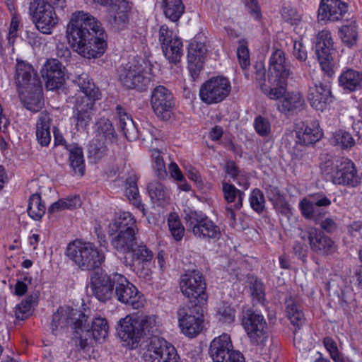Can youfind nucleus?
Masks as SVG:
<instances>
[{
	"instance_id": "nucleus-64",
	"label": "nucleus",
	"mask_w": 362,
	"mask_h": 362,
	"mask_svg": "<svg viewBox=\"0 0 362 362\" xmlns=\"http://www.w3.org/2000/svg\"><path fill=\"white\" fill-rule=\"evenodd\" d=\"M323 344L325 349L329 352V356L339 351L337 343L332 338L328 337H325L323 340Z\"/></svg>"
},
{
	"instance_id": "nucleus-34",
	"label": "nucleus",
	"mask_w": 362,
	"mask_h": 362,
	"mask_svg": "<svg viewBox=\"0 0 362 362\" xmlns=\"http://www.w3.org/2000/svg\"><path fill=\"white\" fill-rule=\"evenodd\" d=\"M119 118V127L129 141H134L139 137V132L132 119L127 115L120 106L116 107Z\"/></svg>"
},
{
	"instance_id": "nucleus-5",
	"label": "nucleus",
	"mask_w": 362,
	"mask_h": 362,
	"mask_svg": "<svg viewBox=\"0 0 362 362\" xmlns=\"http://www.w3.org/2000/svg\"><path fill=\"white\" fill-rule=\"evenodd\" d=\"M321 168L327 175L330 174V179L334 185L355 187L360 183L354 163L347 158H339L335 163L333 159H328L321 165Z\"/></svg>"
},
{
	"instance_id": "nucleus-14",
	"label": "nucleus",
	"mask_w": 362,
	"mask_h": 362,
	"mask_svg": "<svg viewBox=\"0 0 362 362\" xmlns=\"http://www.w3.org/2000/svg\"><path fill=\"white\" fill-rule=\"evenodd\" d=\"M322 134L318 124L315 123L310 125L303 124L302 127H298L296 131L295 145L292 148L289 147L292 157L297 160L301 159L304 156L305 147L319 141Z\"/></svg>"
},
{
	"instance_id": "nucleus-11",
	"label": "nucleus",
	"mask_w": 362,
	"mask_h": 362,
	"mask_svg": "<svg viewBox=\"0 0 362 362\" xmlns=\"http://www.w3.org/2000/svg\"><path fill=\"white\" fill-rule=\"evenodd\" d=\"M231 85L229 80L223 76L212 77L200 87L201 100L207 104H217L223 101L230 94Z\"/></svg>"
},
{
	"instance_id": "nucleus-30",
	"label": "nucleus",
	"mask_w": 362,
	"mask_h": 362,
	"mask_svg": "<svg viewBox=\"0 0 362 362\" xmlns=\"http://www.w3.org/2000/svg\"><path fill=\"white\" fill-rule=\"evenodd\" d=\"M36 83V86L25 88V92L20 94L24 107L34 112L40 111L44 105L42 83Z\"/></svg>"
},
{
	"instance_id": "nucleus-17",
	"label": "nucleus",
	"mask_w": 362,
	"mask_h": 362,
	"mask_svg": "<svg viewBox=\"0 0 362 362\" xmlns=\"http://www.w3.org/2000/svg\"><path fill=\"white\" fill-rule=\"evenodd\" d=\"M333 41L329 31L323 30L316 37L315 50L322 71L329 77L334 74L331 50Z\"/></svg>"
},
{
	"instance_id": "nucleus-55",
	"label": "nucleus",
	"mask_w": 362,
	"mask_h": 362,
	"mask_svg": "<svg viewBox=\"0 0 362 362\" xmlns=\"http://www.w3.org/2000/svg\"><path fill=\"white\" fill-rule=\"evenodd\" d=\"M250 203L251 207L257 213H261L264 209V197L262 192L256 188L255 189L250 197Z\"/></svg>"
},
{
	"instance_id": "nucleus-53",
	"label": "nucleus",
	"mask_w": 362,
	"mask_h": 362,
	"mask_svg": "<svg viewBox=\"0 0 362 362\" xmlns=\"http://www.w3.org/2000/svg\"><path fill=\"white\" fill-rule=\"evenodd\" d=\"M334 142L344 148H350L355 144L352 136L347 132L339 130L334 134Z\"/></svg>"
},
{
	"instance_id": "nucleus-33",
	"label": "nucleus",
	"mask_w": 362,
	"mask_h": 362,
	"mask_svg": "<svg viewBox=\"0 0 362 362\" xmlns=\"http://www.w3.org/2000/svg\"><path fill=\"white\" fill-rule=\"evenodd\" d=\"M75 82L81 90L76 99L88 98L92 102H95L99 98V90L95 87L88 74L82 73L76 77Z\"/></svg>"
},
{
	"instance_id": "nucleus-13",
	"label": "nucleus",
	"mask_w": 362,
	"mask_h": 362,
	"mask_svg": "<svg viewBox=\"0 0 362 362\" xmlns=\"http://www.w3.org/2000/svg\"><path fill=\"white\" fill-rule=\"evenodd\" d=\"M209 354L214 362H243V355L233 349L230 337L227 334L214 339Z\"/></svg>"
},
{
	"instance_id": "nucleus-6",
	"label": "nucleus",
	"mask_w": 362,
	"mask_h": 362,
	"mask_svg": "<svg viewBox=\"0 0 362 362\" xmlns=\"http://www.w3.org/2000/svg\"><path fill=\"white\" fill-rule=\"evenodd\" d=\"M184 219L187 229L198 239L218 240L221 236L220 228L202 212L185 210Z\"/></svg>"
},
{
	"instance_id": "nucleus-38",
	"label": "nucleus",
	"mask_w": 362,
	"mask_h": 362,
	"mask_svg": "<svg viewBox=\"0 0 362 362\" xmlns=\"http://www.w3.org/2000/svg\"><path fill=\"white\" fill-rule=\"evenodd\" d=\"M299 209L305 219L313 221L315 223H318L327 213L325 209L317 208L311 199L306 198L300 201Z\"/></svg>"
},
{
	"instance_id": "nucleus-58",
	"label": "nucleus",
	"mask_w": 362,
	"mask_h": 362,
	"mask_svg": "<svg viewBox=\"0 0 362 362\" xmlns=\"http://www.w3.org/2000/svg\"><path fill=\"white\" fill-rule=\"evenodd\" d=\"M238 58L243 69H246L250 65L249 49L245 45H240L237 50Z\"/></svg>"
},
{
	"instance_id": "nucleus-20",
	"label": "nucleus",
	"mask_w": 362,
	"mask_h": 362,
	"mask_svg": "<svg viewBox=\"0 0 362 362\" xmlns=\"http://www.w3.org/2000/svg\"><path fill=\"white\" fill-rule=\"evenodd\" d=\"M140 324L136 316L131 315H127L118 322V335L124 346L129 349L137 347L143 336Z\"/></svg>"
},
{
	"instance_id": "nucleus-32",
	"label": "nucleus",
	"mask_w": 362,
	"mask_h": 362,
	"mask_svg": "<svg viewBox=\"0 0 362 362\" xmlns=\"http://www.w3.org/2000/svg\"><path fill=\"white\" fill-rule=\"evenodd\" d=\"M304 105V99L300 93H287L279 103L278 110L285 115H293L302 110Z\"/></svg>"
},
{
	"instance_id": "nucleus-10",
	"label": "nucleus",
	"mask_w": 362,
	"mask_h": 362,
	"mask_svg": "<svg viewBox=\"0 0 362 362\" xmlns=\"http://www.w3.org/2000/svg\"><path fill=\"white\" fill-rule=\"evenodd\" d=\"M202 305L192 304L177 310L179 326L182 332L189 337H196L203 329L204 315Z\"/></svg>"
},
{
	"instance_id": "nucleus-19",
	"label": "nucleus",
	"mask_w": 362,
	"mask_h": 362,
	"mask_svg": "<svg viewBox=\"0 0 362 362\" xmlns=\"http://www.w3.org/2000/svg\"><path fill=\"white\" fill-rule=\"evenodd\" d=\"M300 237L308 240L311 250L318 255H329L337 250L334 240L316 228L310 227L302 231Z\"/></svg>"
},
{
	"instance_id": "nucleus-12",
	"label": "nucleus",
	"mask_w": 362,
	"mask_h": 362,
	"mask_svg": "<svg viewBox=\"0 0 362 362\" xmlns=\"http://www.w3.org/2000/svg\"><path fill=\"white\" fill-rule=\"evenodd\" d=\"M30 12L37 29L43 34H51L58 24V18L54 8L44 0H35L32 2Z\"/></svg>"
},
{
	"instance_id": "nucleus-59",
	"label": "nucleus",
	"mask_w": 362,
	"mask_h": 362,
	"mask_svg": "<svg viewBox=\"0 0 362 362\" xmlns=\"http://www.w3.org/2000/svg\"><path fill=\"white\" fill-rule=\"evenodd\" d=\"M55 54L62 61L66 62L71 57V51L64 42H58L56 45Z\"/></svg>"
},
{
	"instance_id": "nucleus-40",
	"label": "nucleus",
	"mask_w": 362,
	"mask_h": 362,
	"mask_svg": "<svg viewBox=\"0 0 362 362\" xmlns=\"http://www.w3.org/2000/svg\"><path fill=\"white\" fill-rule=\"evenodd\" d=\"M69 152V165L74 175L83 176L85 164L82 148L77 145H71L68 148Z\"/></svg>"
},
{
	"instance_id": "nucleus-26",
	"label": "nucleus",
	"mask_w": 362,
	"mask_h": 362,
	"mask_svg": "<svg viewBox=\"0 0 362 362\" xmlns=\"http://www.w3.org/2000/svg\"><path fill=\"white\" fill-rule=\"evenodd\" d=\"M347 8V4L341 0H321L317 14L318 21L342 20Z\"/></svg>"
},
{
	"instance_id": "nucleus-8",
	"label": "nucleus",
	"mask_w": 362,
	"mask_h": 362,
	"mask_svg": "<svg viewBox=\"0 0 362 362\" xmlns=\"http://www.w3.org/2000/svg\"><path fill=\"white\" fill-rule=\"evenodd\" d=\"M151 79V74L146 71L143 64L136 59L129 62L119 74L120 83L128 89L145 90Z\"/></svg>"
},
{
	"instance_id": "nucleus-35",
	"label": "nucleus",
	"mask_w": 362,
	"mask_h": 362,
	"mask_svg": "<svg viewBox=\"0 0 362 362\" xmlns=\"http://www.w3.org/2000/svg\"><path fill=\"white\" fill-rule=\"evenodd\" d=\"M50 123L49 115L46 112H41L36 124V137L42 146H47L50 143Z\"/></svg>"
},
{
	"instance_id": "nucleus-2",
	"label": "nucleus",
	"mask_w": 362,
	"mask_h": 362,
	"mask_svg": "<svg viewBox=\"0 0 362 362\" xmlns=\"http://www.w3.org/2000/svg\"><path fill=\"white\" fill-rule=\"evenodd\" d=\"M141 322L143 334L153 336L144 354L145 362H182L175 348L163 338L155 336L158 333L159 322L155 315L136 317Z\"/></svg>"
},
{
	"instance_id": "nucleus-41",
	"label": "nucleus",
	"mask_w": 362,
	"mask_h": 362,
	"mask_svg": "<svg viewBox=\"0 0 362 362\" xmlns=\"http://www.w3.org/2000/svg\"><path fill=\"white\" fill-rule=\"evenodd\" d=\"M285 303L288 319L291 324L299 329L305 321L301 306L296 303L292 298H287Z\"/></svg>"
},
{
	"instance_id": "nucleus-7",
	"label": "nucleus",
	"mask_w": 362,
	"mask_h": 362,
	"mask_svg": "<svg viewBox=\"0 0 362 362\" xmlns=\"http://www.w3.org/2000/svg\"><path fill=\"white\" fill-rule=\"evenodd\" d=\"M206 284L197 270L188 271L181 276L180 289L191 304L204 305L207 300Z\"/></svg>"
},
{
	"instance_id": "nucleus-61",
	"label": "nucleus",
	"mask_w": 362,
	"mask_h": 362,
	"mask_svg": "<svg viewBox=\"0 0 362 362\" xmlns=\"http://www.w3.org/2000/svg\"><path fill=\"white\" fill-rule=\"evenodd\" d=\"M321 228L328 233H334L337 228V224L336 221L332 218H327L324 220L322 218L320 220L318 223Z\"/></svg>"
},
{
	"instance_id": "nucleus-39",
	"label": "nucleus",
	"mask_w": 362,
	"mask_h": 362,
	"mask_svg": "<svg viewBox=\"0 0 362 362\" xmlns=\"http://www.w3.org/2000/svg\"><path fill=\"white\" fill-rule=\"evenodd\" d=\"M138 178L136 175L129 176L125 181V194L130 202L136 206L144 215H146L144 204H141L137 187Z\"/></svg>"
},
{
	"instance_id": "nucleus-44",
	"label": "nucleus",
	"mask_w": 362,
	"mask_h": 362,
	"mask_svg": "<svg viewBox=\"0 0 362 362\" xmlns=\"http://www.w3.org/2000/svg\"><path fill=\"white\" fill-rule=\"evenodd\" d=\"M160 1L165 17L173 22L178 21L185 11V6L182 0Z\"/></svg>"
},
{
	"instance_id": "nucleus-45",
	"label": "nucleus",
	"mask_w": 362,
	"mask_h": 362,
	"mask_svg": "<svg viewBox=\"0 0 362 362\" xmlns=\"http://www.w3.org/2000/svg\"><path fill=\"white\" fill-rule=\"evenodd\" d=\"M339 35L342 42L348 47L355 45L358 40L357 25L354 21L339 28Z\"/></svg>"
},
{
	"instance_id": "nucleus-22",
	"label": "nucleus",
	"mask_w": 362,
	"mask_h": 362,
	"mask_svg": "<svg viewBox=\"0 0 362 362\" xmlns=\"http://www.w3.org/2000/svg\"><path fill=\"white\" fill-rule=\"evenodd\" d=\"M159 41L162 45L165 57L173 63H177L182 55V42L180 38L173 36V33L166 25L159 30Z\"/></svg>"
},
{
	"instance_id": "nucleus-1",
	"label": "nucleus",
	"mask_w": 362,
	"mask_h": 362,
	"mask_svg": "<svg viewBox=\"0 0 362 362\" xmlns=\"http://www.w3.org/2000/svg\"><path fill=\"white\" fill-rule=\"evenodd\" d=\"M67 36L83 57H100L107 47V34L101 23L83 11L74 12L68 25Z\"/></svg>"
},
{
	"instance_id": "nucleus-50",
	"label": "nucleus",
	"mask_w": 362,
	"mask_h": 362,
	"mask_svg": "<svg viewBox=\"0 0 362 362\" xmlns=\"http://www.w3.org/2000/svg\"><path fill=\"white\" fill-rule=\"evenodd\" d=\"M36 298L30 296L15 308V316L18 320H24L31 315L32 305L35 302Z\"/></svg>"
},
{
	"instance_id": "nucleus-60",
	"label": "nucleus",
	"mask_w": 362,
	"mask_h": 362,
	"mask_svg": "<svg viewBox=\"0 0 362 362\" xmlns=\"http://www.w3.org/2000/svg\"><path fill=\"white\" fill-rule=\"evenodd\" d=\"M293 54L298 61L305 62L307 59V51L301 42H294Z\"/></svg>"
},
{
	"instance_id": "nucleus-51",
	"label": "nucleus",
	"mask_w": 362,
	"mask_h": 362,
	"mask_svg": "<svg viewBox=\"0 0 362 362\" xmlns=\"http://www.w3.org/2000/svg\"><path fill=\"white\" fill-rule=\"evenodd\" d=\"M107 151L105 141L100 140V139L93 140L88 147L90 156L95 160L103 158L106 155Z\"/></svg>"
},
{
	"instance_id": "nucleus-43",
	"label": "nucleus",
	"mask_w": 362,
	"mask_h": 362,
	"mask_svg": "<svg viewBox=\"0 0 362 362\" xmlns=\"http://www.w3.org/2000/svg\"><path fill=\"white\" fill-rule=\"evenodd\" d=\"M96 137L106 142L113 143L117 141V134L110 119L100 118L96 122Z\"/></svg>"
},
{
	"instance_id": "nucleus-21",
	"label": "nucleus",
	"mask_w": 362,
	"mask_h": 362,
	"mask_svg": "<svg viewBox=\"0 0 362 362\" xmlns=\"http://www.w3.org/2000/svg\"><path fill=\"white\" fill-rule=\"evenodd\" d=\"M115 274L108 275L104 271H98L91 275L90 289L98 300L106 302L112 298L114 288L116 287V284L113 283Z\"/></svg>"
},
{
	"instance_id": "nucleus-42",
	"label": "nucleus",
	"mask_w": 362,
	"mask_h": 362,
	"mask_svg": "<svg viewBox=\"0 0 362 362\" xmlns=\"http://www.w3.org/2000/svg\"><path fill=\"white\" fill-rule=\"evenodd\" d=\"M222 191L225 201L228 204L234 203L235 209H240L243 206V200L245 193L237 189L233 185L226 182H222Z\"/></svg>"
},
{
	"instance_id": "nucleus-9",
	"label": "nucleus",
	"mask_w": 362,
	"mask_h": 362,
	"mask_svg": "<svg viewBox=\"0 0 362 362\" xmlns=\"http://www.w3.org/2000/svg\"><path fill=\"white\" fill-rule=\"evenodd\" d=\"M87 320L88 317L81 311L66 306L60 307L52 315V332L57 335L59 332L71 327L75 330V336H78L83 322Z\"/></svg>"
},
{
	"instance_id": "nucleus-46",
	"label": "nucleus",
	"mask_w": 362,
	"mask_h": 362,
	"mask_svg": "<svg viewBox=\"0 0 362 362\" xmlns=\"http://www.w3.org/2000/svg\"><path fill=\"white\" fill-rule=\"evenodd\" d=\"M46 208L42 204L41 197L39 194H32L29 199L28 213V215L34 220L38 221L41 219L45 213Z\"/></svg>"
},
{
	"instance_id": "nucleus-24",
	"label": "nucleus",
	"mask_w": 362,
	"mask_h": 362,
	"mask_svg": "<svg viewBox=\"0 0 362 362\" xmlns=\"http://www.w3.org/2000/svg\"><path fill=\"white\" fill-rule=\"evenodd\" d=\"M46 88L53 90L60 88L65 81V67L57 59H47L41 69Z\"/></svg>"
},
{
	"instance_id": "nucleus-37",
	"label": "nucleus",
	"mask_w": 362,
	"mask_h": 362,
	"mask_svg": "<svg viewBox=\"0 0 362 362\" xmlns=\"http://www.w3.org/2000/svg\"><path fill=\"white\" fill-rule=\"evenodd\" d=\"M339 83L344 89L355 91L362 88V72L349 69L339 77Z\"/></svg>"
},
{
	"instance_id": "nucleus-49",
	"label": "nucleus",
	"mask_w": 362,
	"mask_h": 362,
	"mask_svg": "<svg viewBox=\"0 0 362 362\" xmlns=\"http://www.w3.org/2000/svg\"><path fill=\"white\" fill-rule=\"evenodd\" d=\"M168 223L171 235L175 240L177 241L182 240L185 234V228L178 216L175 213L170 214L168 218Z\"/></svg>"
},
{
	"instance_id": "nucleus-47",
	"label": "nucleus",
	"mask_w": 362,
	"mask_h": 362,
	"mask_svg": "<svg viewBox=\"0 0 362 362\" xmlns=\"http://www.w3.org/2000/svg\"><path fill=\"white\" fill-rule=\"evenodd\" d=\"M147 189L153 202H167L169 199L168 189L159 182H151L147 186Z\"/></svg>"
},
{
	"instance_id": "nucleus-4",
	"label": "nucleus",
	"mask_w": 362,
	"mask_h": 362,
	"mask_svg": "<svg viewBox=\"0 0 362 362\" xmlns=\"http://www.w3.org/2000/svg\"><path fill=\"white\" fill-rule=\"evenodd\" d=\"M66 254L83 271L99 268L105 259V253L90 242L74 240L68 245Z\"/></svg>"
},
{
	"instance_id": "nucleus-28",
	"label": "nucleus",
	"mask_w": 362,
	"mask_h": 362,
	"mask_svg": "<svg viewBox=\"0 0 362 362\" xmlns=\"http://www.w3.org/2000/svg\"><path fill=\"white\" fill-rule=\"evenodd\" d=\"M95 103L88 98L76 99L71 119L78 131L85 130L89 125L92 119V112Z\"/></svg>"
},
{
	"instance_id": "nucleus-52",
	"label": "nucleus",
	"mask_w": 362,
	"mask_h": 362,
	"mask_svg": "<svg viewBox=\"0 0 362 362\" xmlns=\"http://www.w3.org/2000/svg\"><path fill=\"white\" fill-rule=\"evenodd\" d=\"M250 289L253 300L259 303H263L265 297L263 283L257 279H252L250 281Z\"/></svg>"
},
{
	"instance_id": "nucleus-36",
	"label": "nucleus",
	"mask_w": 362,
	"mask_h": 362,
	"mask_svg": "<svg viewBox=\"0 0 362 362\" xmlns=\"http://www.w3.org/2000/svg\"><path fill=\"white\" fill-rule=\"evenodd\" d=\"M271 87L265 83L260 84L262 92L272 100H278L283 98L286 93L287 79L278 78H269Z\"/></svg>"
},
{
	"instance_id": "nucleus-62",
	"label": "nucleus",
	"mask_w": 362,
	"mask_h": 362,
	"mask_svg": "<svg viewBox=\"0 0 362 362\" xmlns=\"http://www.w3.org/2000/svg\"><path fill=\"white\" fill-rule=\"evenodd\" d=\"M317 208L322 209L331 204V200L324 194H316L310 197Z\"/></svg>"
},
{
	"instance_id": "nucleus-54",
	"label": "nucleus",
	"mask_w": 362,
	"mask_h": 362,
	"mask_svg": "<svg viewBox=\"0 0 362 362\" xmlns=\"http://www.w3.org/2000/svg\"><path fill=\"white\" fill-rule=\"evenodd\" d=\"M111 28L115 32L125 29L128 24V16L124 11L117 12L110 21Z\"/></svg>"
},
{
	"instance_id": "nucleus-25",
	"label": "nucleus",
	"mask_w": 362,
	"mask_h": 362,
	"mask_svg": "<svg viewBox=\"0 0 362 362\" xmlns=\"http://www.w3.org/2000/svg\"><path fill=\"white\" fill-rule=\"evenodd\" d=\"M308 100L310 105L317 111H324L333 100L329 84L314 83L308 89Z\"/></svg>"
},
{
	"instance_id": "nucleus-23",
	"label": "nucleus",
	"mask_w": 362,
	"mask_h": 362,
	"mask_svg": "<svg viewBox=\"0 0 362 362\" xmlns=\"http://www.w3.org/2000/svg\"><path fill=\"white\" fill-rule=\"evenodd\" d=\"M108 330L109 326L105 318L95 317L92 320L90 327L86 325V322H83L78 336H75V337L79 339L81 348H85L90 339L95 341L101 338L105 339L108 334Z\"/></svg>"
},
{
	"instance_id": "nucleus-29",
	"label": "nucleus",
	"mask_w": 362,
	"mask_h": 362,
	"mask_svg": "<svg viewBox=\"0 0 362 362\" xmlns=\"http://www.w3.org/2000/svg\"><path fill=\"white\" fill-rule=\"evenodd\" d=\"M291 74L288 65L286 63L284 52L279 49H276L269 58V78L287 79Z\"/></svg>"
},
{
	"instance_id": "nucleus-15",
	"label": "nucleus",
	"mask_w": 362,
	"mask_h": 362,
	"mask_svg": "<svg viewBox=\"0 0 362 362\" xmlns=\"http://www.w3.org/2000/svg\"><path fill=\"white\" fill-rule=\"evenodd\" d=\"M113 283L116 284L115 295L119 301L129 305L134 309L144 306V300L138 289L122 274L115 273Z\"/></svg>"
},
{
	"instance_id": "nucleus-3",
	"label": "nucleus",
	"mask_w": 362,
	"mask_h": 362,
	"mask_svg": "<svg viewBox=\"0 0 362 362\" xmlns=\"http://www.w3.org/2000/svg\"><path fill=\"white\" fill-rule=\"evenodd\" d=\"M138 231L136 218L126 211L117 214L108 226L111 245L122 254L130 252L132 247L136 245Z\"/></svg>"
},
{
	"instance_id": "nucleus-56",
	"label": "nucleus",
	"mask_w": 362,
	"mask_h": 362,
	"mask_svg": "<svg viewBox=\"0 0 362 362\" xmlns=\"http://www.w3.org/2000/svg\"><path fill=\"white\" fill-rule=\"evenodd\" d=\"M254 127L257 133L262 136H268L271 132L269 121L260 115L255 118Z\"/></svg>"
},
{
	"instance_id": "nucleus-48",
	"label": "nucleus",
	"mask_w": 362,
	"mask_h": 362,
	"mask_svg": "<svg viewBox=\"0 0 362 362\" xmlns=\"http://www.w3.org/2000/svg\"><path fill=\"white\" fill-rule=\"evenodd\" d=\"M130 252L132 253L133 260L138 261L139 263L148 264L153 258V252L146 245L141 243L132 247Z\"/></svg>"
},
{
	"instance_id": "nucleus-16",
	"label": "nucleus",
	"mask_w": 362,
	"mask_h": 362,
	"mask_svg": "<svg viewBox=\"0 0 362 362\" xmlns=\"http://www.w3.org/2000/svg\"><path fill=\"white\" fill-rule=\"evenodd\" d=\"M242 324L253 344L257 345L267 339V324L263 315L248 310L244 313Z\"/></svg>"
},
{
	"instance_id": "nucleus-18",
	"label": "nucleus",
	"mask_w": 362,
	"mask_h": 362,
	"mask_svg": "<svg viewBox=\"0 0 362 362\" xmlns=\"http://www.w3.org/2000/svg\"><path fill=\"white\" fill-rule=\"evenodd\" d=\"M151 105L156 115L162 120H169L174 107L172 93L163 86L156 87L151 93Z\"/></svg>"
},
{
	"instance_id": "nucleus-57",
	"label": "nucleus",
	"mask_w": 362,
	"mask_h": 362,
	"mask_svg": "<svg viewBox=\"0 0 362 362\" xmlns=\"http://www.w3.org/2000/svg\"><path fill=\"white\" fill-rule=\"evenodd\" d=\"M152 156L154 159V168L157 177L160 180L164 179L167 176V171L164 160L160 156V151L158 150L153 151Z\"/></svg>"
},
{
	"instance_id": "nucleus-27",
	"label": "nucleus",
	"mask_w": 362,
	"mask_h": 362,
	"mask_svg": "<svg viewBox=\"0 0 362 362\" xmlns=\"http://www.w3.org/2000/svg\"><path fill=\"white\" fill-rule=\"evenodd\" d=\"M207 49L204 43L194 40L189 44L187 61L188 69L194 80L199 75L206 58Z\"/></svg>"
},
{
	"instance_id": "nucleus-63",
	"label": "nucleus",
	"mask_w": 362,
	"mask_h": 362,
	"mask_svg": "<svg viewBox=\"0 0 362 362\" xmlns=\"http://www.w3.org/2000/svg\"><path fill=\"white\" fill-rule=\"evenodd\" d=\"M246 6L249 13L252 15L255 18H258L260 16V9L257 4V0H247Z\"/></svg>"
},
{
	"instance_id": "nucleus-31",
	"label": "nucleus",
	"mask_w": 362,
	"mask_h": 362,
	"mask_svg": "<svg viewBox=\"0 0 362 362\" xmlns=\"http://www.w3.org/2000/svg\"><path fill=\"white\" fill-rule=\"evenodd\" d=\"M41 83L33 67L23 61H17L16 64V83L23 88L36 86V82Z\"/></svg>"
}]
</instances>
